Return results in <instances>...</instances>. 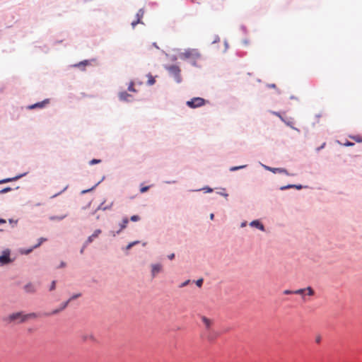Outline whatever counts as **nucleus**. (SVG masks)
<instances>
[{"label": "nucleus", "instance_id": "f257e3e1", "mask_svg": "<svg viewBox=\"0 0 362 362\" xmlns=\"http://www.w3.org/2000/svg\"><path fill=\"white\" fill-rule=\"evenodd\" d=\"M35 317H36V314L33 313L29 314H24L23 312H17L11 313L9 315H8L4 320L8 323H21L27 321L30 318Z\"/></svg>", "mask_w": 362, "mask_h": 362}, {"label": "nucleus", "instance_id": "f03ea898", "mask_svg": "<svg viewBox=\"0 0 362 362\" xmlns=\"http://www.w3.org/2000/svg\"><path fill=\"white\" fill-rule=\"evenodd\" d=\"M179 57L181 59L189 60L192 65L197 66V62L201 59L202 55L197 49H188L181 52Z\"/></svg>", "mask_w": 362, "mask_h": 362}, {"label": "nucleus", "instance_id": "7ed1b4c3", "mask_svg": "<svg viewBox=\"0 0 362 362\" xmlns=\"http://www.w3.org/2000/svg\"><path fill=\"white\" fill-rule=\"evenodd\" d=\"M293 294L300 295L302 296V299L304 301H305L306 300L305 296H314L315 291L313 290V288L312 287L308 286L304 288H300V289L293 291Z\"/></svg>", "mask_w": 362, "mask_h": 362}, {"label": "nucleus", "instance_id": "20e7f679", "mask_svg": "<svg viewBox=\"0 0 362 362\" xmlns=\"http://www.w3.org/2000/svg\"><path fill=\"white\" fill-rule=\"evenodd\" d=\"M206 104V100L199 97L193 98L187 102V105L190 108H197L204 106Z\"/></svg>", "mask_w": 362, "mask_h": 362}, {"label": "nucleus", "instance_id": "39448f33", "mask_svg": "<svg viewBox=\"0 0 362 362\" xmlns=\"http://www.w3.org/2000/svg\"><path fill=\"white\" fill-rule=\"evenodd\" d=\"M167 69L170 72V74L174 77L175 80L177 83H180L182 81L181 76H180V69L177 65H172L168 67H167Z\"/></svg>", "mask_w": 362, "mask_h": 362}, {"label": "nucleus", "instance_id": "423d86ee", "mask_svg": "<svg viewBox=\"0 0 362 362\" xmlns=\"http://www.w3.org/2000/svg\"><path fill=\"white\" fill-rule=\"evenodd\" d=\"M202 322L204 325V331H209L210 329H214V320L208 318L205 316H202L201 317Z\"/></svg>", "mask_w": 362, "mask_h": 362}, {"label": "nucleus", "instance_id": "0eeeda50", "mask_svg": "<svg viewBox=\"0 0 362 362\" xmlns=\"http://www.w3.org/2000/svg\"><path fill=\"white\" fill-rule=\"evenodd\" d=\"M203 336L208 341H212L218 337V333L216 331H215L214 329H210L209 331H203Z\"/></svg>", "mask_w": 362, "mask_h": 362}, {"label": "nucleus", "instance_id": "6e6552de", "mask_svg": "<svg viewBox=\"0 0 362 362\" xmlns=\"http://www.w3.org/2000/svg\"><path fill=\"white\" fill-rule=\"evenodd\" d=\"M151 276L153 278L156 277V276L162 272L163 270V266L160 263L157 264H152L151 265Z\"/></svg>", "mask_w": 362, "mask_h": 362}, {"label": "nucleus", "instance_id": "1a4fd4ad", "mask_svg": "<svg viewBox=\"0 0 362 362\" xmlns=\"http://www.w3.org/2000/svg\"><path fill=\"white\" fill-rule=\"evenodd\" d=\"M81 296L80 293H78V294H76V295H74L73 296H71L66 302L64 303L63 305L59 308V309H57V310H53L51 314L52 315H54V314H57L59 312L63 310L64 309H65L66 308V306L68 305V304L69 303V302H71L72 300L74 299H76L78 297H79Z\"/></svg>", "mask_w": 362, "mask_h": 362}, {"label": "nucleus", "instance_id": "9d476101", "mask_svg": "<svg viewBox=\"0 0 362 362\" xmlns=\"http://www.w3.org/2000/svg\"><path fill=\"white\" fill-rule=\"evenodd\" d=\"M44 241H46V238H40L39 239V242L37 244H36L35 245H34L33 247L30 248V249H28V250H25V249H21V254H24V255H28L29 253H30L33 249L35 248H37L38 247H40L41 245V244L44 242Z\"/></svg>", "mask_w": 362, "mask_h": 362}, {"label": "nucleus", "instance_id": "9b49d317", "mask_svg": "<svg viewBox=\"0 0 362 362\" xmlns=\"http://www.w3.org/2000/svg\"><path fill=\"white\" fill-rule=\"evenodd\" d=\"M144 14V9H139L136 13V20L132 22V26L134 28L138 23H141V20L143 18Z\"/></svg>", "mask_w": 362, "mask_h": 362}, {"label": "nucleus", "instance_id": "f8f14e48", "mask_svg": "<svg viewBox=\"0 0 362 362\" xmlns=\"http://www.w3.org/2000/svg\"><path fill=\"white\" fill-rule=\"evenodd\" d=\"M265 168L274 173H285L286 175H289L287 172V170L284 168H271L268 166H265Z\"/></svg>", "mask_w": 362, "mask_h": 362}, {"label": "nucleus", "instance_id": "ddd939ff", "mask_svg": "<svg viewBox=\"0 0 362 362\" xmlns=\"http://www.w3.org/2000/svg\"><path fill=\"white\" fill-rule=\"evenodd\" d=\"M11 262L9 253L4 252L2 255L0 256V263L1 264H6Z\"/></svg>", "mask_w": 362, "mask_h": 362}, {"label": "nucleus", "instance_id": "4468645a", "mask_svg": "<svg viewBox=\"0 0 362 362\" xmlns=\"http://www.w3.org/2000/svg\"><path fill=\"white\" fill-rule=\"evenodd\" d=\"M101 233V230L97 229L94 231V233L88 238L86 245L90 243L95 238H98V235Z\"/></svg>", "mask_w": 362, "mask_h": 362}, {"label": "nucleus", "instance_id": "2eb2a0df", "mask_svg": "<svg viewBox=\"0 0 362 362\" xmlns=\"http://www.w3.org/2000/svg\"><path fill=\"white\" fill-rule=\"evenodd\" d=\"M48 103H49V100L46 99V100H43L42 102L37 103L34 105H30L29 109H34V108H37V107L42 108V107H45V105L46 104H48Z\"/></svg>", "mask_w": 362, "mask_h": 362}, {"label": "nucleus", "instance_id": "dca6fc26", "mask_svg": "<svg viewBox=\"0 0 362 362\" xmlns=\"http://www.w3.org/2000/svg\"><path fill=\"white\" fill-rule=\"evenodd\" d=\"M81 338L83 341H95V337L92 334H85L81 336Z\"/></svg>", "mask_w": 362, "mask_h": 362}, {"label": "nucleus", "instance_id": "f3484780", "mask_svg": "<svg viewBox=\"0 0 362 362\" xmlns=\"http://www.w3.org/2000/svg\"><path fill=\"white\" fill-rule=\"evenodd\" d=\"M88 64H90V62L88 60H84L83 62H81L78 64H74V66L78 67V68L81 69L82 70H84V67Z\"/></svg>", "mask_w": 362, "mask_h": 362}, {"label": "nucleus", "instance_id": "a211bd4d", "mask_svg": "<svg viewBox=\"0 0 362 362\" xmlns=\"http://www.w3.org/2000/svg\"><path fill=\"white\" fill-rule=\"evenodd\" d=\"M250 226L257 227L259 229H260L261 230H264V226L261 223H259L258 221H252L250 223Z\"/></svg>", "mask_w": 362, "mask_h": 362}, {"label": "nucleus", "instance_id": "6ab92c4d", "mask_svg": "<svg viewBox=\"0 0 362 362\" xmlns=\"http://www.w3.org/2000/svg\"><path fill=\"white\" fill-rule=\"evenodd\" d=\"M129 223V220L127 218H124L122 221V223H120V229L117 232V233H119L121 230H122L123 229H124L127 224Z\"/></svg>", "mask_w": 362, "mask_h": 362}, {"label": "nucleus", "instance_id": "aec40b11", "mask_svg": "<svg viewBox=\"0 0 362 362\" xmlns=\"http://www.w3.org/2000/svg\"><path fill=\"white\" fill-rule=\"evenodd\" d=\"M129 97H131V95L128 94L127 92H122L119 94V98L121 100L129 101Z\"/></svg>", "mask_w": 362, "mask_h": 362}, {"label": "nucleus", "instance_id": "412c9836", "mask_svg": "<svg viewBox=\"0 0 362 362\" xmlns=\"http://www.w3.org/2000/svg\"><path fill=\"white\" fill-rule=\"evenodd\" d=\"M147 77H148V82H147L148 84L150 86L153 85L156 82L154 77L151 74H148L147 75Z\"/></svg>", "mask_w": 362, "mask_h": 362}, {"label": "nucleus", "instance_id": "4be33fe9", "mask_svg": "<svg viewBox=\"0 0 362 362\" xmlns=\"http://www.w3.org/2000/svg\"><path fill=\"white\" fill-rule=\"evenodd\" d=\"M19 177H13V178H7V179H4V180H0V184L1 183H6V182H11L13 180H16Z\"/></svg>", "mask_w": 362, "mask_h": 362}, {"label": "nucleus", "instance_id": "5701e85b", "mask_svg": "<svg viewBox=\"0 0 362 362\" xmlns=\"http://www.w3.org/2000/svg\"><path fill=\"white\" fill-rule=\"evenodd\" d=\"M291 187H296L297 189H301L302 186L301 185H288V186H285V187H281V189L283 190V189H286L291 188Z\"/></svg>", "mask_w": 362, "mask_h": 362}, {"label": "nucleus", "instance_id": "b1692460", "mask_svg": "<svg viewBox=\"0 0 362 362\" xmlns=\"http://www.w3.org/2000/svg\"><path fill=\"white\" fill-rule=\"evenodd\" d=\"M141 218L140 217L138 216V215H134V216H132L131 218H130V220L132 221H139Z\"/></svg>", "mask_w": 362, "mask_h": 362}, {"label": "nucleus", "instance_id": "393cba45", "mask_svg": "<svg viewBox=\"0 0 362 362\" xmlns=\"http://www.w3.org/2000/svg\"><path fill=\"white\" fill-rule=\"evenodd\" d=\"M102 206H103V204H101L100 208H101L103 210L110 209L112 208V206H113V202H111V203L110 204V205H108V206H104V207H103Z\"/></svg>", "mask_w": 362, "mask_h": 362}, {"label": "nucleus", "instance_id": "a878e982", "mask_svg": "<svg viewBox=\"0 0 362 362\" xmlns=\"http://www.w3.org/2000/svg\"><path fill=\"white\" fill-rule=\"evenodd\" d=\"M101 160H98V159H93L91 160L89 163L90 165H94V164H97V163H100Z\"/></svg>", "mask_w": 362, "mask_h": 362}, {"label": "nucleus", "instance_id": "bb28decb", "mask_svg": "<svg viewBox=\"0 0 362 362\" xmlns=\"http://www.w3.org/2000/svg\"><path fill=\"white\" fill-rule=\"evenodd\" d=\"M245 167V165L235 166V167H232L230 170V171H235V170L243 168Z\"/></svg>", "mask_w": 362, "mask_h": 362}, {"label": "nucleus", "instance_id": "cd10ccee", "mask_svg": "<svg viewBox=\"0 0 362 362\" xmlns=\"http://www.w3.org/2000/svg\"><path fill=\"white\" fill-rule=\"evenodd\" d=\"M128 90L129 91H132V92H135L136 91L134 88V83L133 82L130 83V84H129V86L128 87Z\"/></svg>", "mask_w": 362, "mask_h": 362}, {"label": "nucleus", "instance_id": "c85d7f7f", "mask_svg": "<svg viewBox=\"0 0 362 362\" xmlns=\"http://www.w3.org/2000/svg\"><path fill=\"white\" fill-rule=\"evenodd\" d=\"M202 284H203V279H198L197 281H196V285L198 286V287H201L202 286Z\"/></svg>", "mask_w": 362, "mask_h": 362}, {"label": "nucleus", "instance_id": "c756f323", "mask_svg": "<svg viewBox=\"0 0 362 362\" xmlns=\"http://www.w3.org/2000/svg\"><path fill=\"white\" fill-rule=\"evenodd\" d=\"M11 190V187H6L1 190H0V193H6L8 192H10Z\"/></svg>", "mask_w": 362, "mask_h": 362}, {"label": "nucleus", "instance_id": "7c9ffc66", "mask_svg": "<svg viewBox=\"0 0 362 362\" xmlns=\"http://www.w3.org/2000/svg\"><path fill=\"white\" fill-rule=\"evenodd\" d=\"M148 189H149V187H148V186L143 187H141V188L140 189V192H141V193H144V192H146V191H148Z\"/></svg>", "mask_w": 362, "mask_h": 362}, {"label": "nucleus", "instance_id": "2f4dec72", "mask_svg": "<svg viewBox=\"0 0 362 362\" xmlns=\"http://www.w3.org/2000/svg\"><path fill=\"white\" fill-rule=\"evenodd\" d=\"M55 286H56V281H53L52 282L51 286H50V288H49V290H50V291H53V290L55 288Z\"/></svg>", "mask_w": 362, "mask_h": 362}, {"label": "nucleus", "instance_id": "473e14b6", "mask_svg": "<svg viewBox=\"0 0 362 362\" xmlns=\"http://www.w3.org/2000/svg\"><path fill=\"white\" fill-rule=\"evenodd\" d=\"M284 293L286 295L293 294V291L285 290L284 291Z\"/></svg>", "mask_w": 362, "mask_h": 362}, {"label": "nucleus", "instance_id": "72a5a7b5", "mask_svg": "<svg viewBox=\"0 0 362 362\" xmlns=\"http://www.w3.org/2000/svg\"><path fill=\"white\" fill-rule=\"evenodd\" d=\"M190 282V280H187L185 281V282H183L181 285H180V287H185L187 285L189 284V283Z\"/></svg>", "mask_w": 362, "mask_h": 362}, {"label": "nucleus", "instance_id": "f704fd0d", "mask_svg": "<svg viewBox=\"0 0 362 362\" xmlns=\"http://www.w3.org/2000/svg\"><path fill=\"white\" fill-rule=\"evenodd\" d=\"M321 339H322V338H321V337H320V335L317 336V337H315V341H316V343H317V344L320 343Z\"/></svg>", "mask_w": 362, "mask_h": 362}, {"label": "nucleus", "instance_id": "c9c22d12", "mask_svg": "<svg viewBox=\"0 0 362 362\" xmlns=\"http://www.w3.org/2000/svg\"><path fill=\"white\" fill-rule=\"evenodd\" d=\"M168 257L170 259H174V257H175V254H174V253H172V254L169 255L168 256Z\"/></svg>", "mask_w": 362, "mask_h": 362}, {"label": "nucleus", "instance_id": "e433bc0d", "mask_svg": "<svg viewBox=\"0 0 362 362\" xmlns=\"http://www.w3.org/2000/svg\"><path fill=\"white\" fill-rule=\"evenodd\" d=\"M6 223L5 219L0 218V225L5 224Z\"/></svg>", "mask_w": 362, "mask_h": 362}, {"label": "nucleus", "instance_id": "4c0bfd02", "mask_svg": "<svg viewBox=\"0 0 362 362\" xmlns=\"http://www.w3.org/2000/svg\"><path fill=\"white\" fill-rule=\"evenodd\" d=\"M136 243V242H134V243H132L129 244L128 246H127V248L128 249L131 248Z\"/></svg>", "mask_w": 362, "mask_h": 362}, {"label": "nucleus", "instance_id": "58836bf2", "mask_svg": "<svg viewBox=\"0 0 362 362\" xmlns=\"http://www.w3.org/2000/svg\"><path fill=\"white\" fill-rule=\"evenodd\" d=\"M65 265H66L65 263L62 262L60 264V267H65Z\"/></svg>", "mask_w": 362, "mask_h": 362}, {"label": "nucleus", "instance_id": "ea45409f", "mask_svg": "<svg viewBox=\"0 0 362 362\" xmlns=\"http://www.w3.org/2000/svg\"><path fill=\"white\" fill-rule=\"evenodd\" d=\"M214 214H211L210 215V218H211V220H213V219H214Z\"/></svg>", "mask_w": 362, "mask_h": 362}, {"label": "nucleus", "instance_id": "a19ab883", "mask_svg": "<svg viewBox=\"0 0 362 362\" xmlns=\"http://www.w3.org/2000/svg\"><path fill=\"white\" fill-rule=\"evenodd\" d=\"M269 87L275 88V87H276V85H275V84H272V85H269Z\"/></svg>", "mask_w": 362, "mask_h": 362}, {"label": "nucleus", "instance_id": "79ce46f5", "mask_svg": "<svg viewBox=\"0 0 362 362\" xmlns=\"http://www.w3.org/2000/svg\"><path fill=\"white\" fill-rule=\"evenodd\" d=\"M346 145H347V146H352V145H353V144H352V143H349H349H347V144H346Z\"/></svg>", "mask_w": 362, "mask_h": 362}, {"label": "nucleus", "instance_id": "37998d69", "mask_svg": "<svg viewBox=\"0 0 362 362\" xmlns=\"http://www.w3.org/2000/svg\"><path fill=\"white\" fill-rule=\"evenodd\" d=\"M211 191H212V189H210V188H208V189H207V192H211Z\"/></svg>", "mask_w": 362, "mask_h": 362}, {"label": "nucleus", "instance_id": "c03bdc74", "mask_svg": "<svg viewBox=\"0 0 362 362\" xmlns=\"http://www.w3.org/2000/svg\"><path fill=\"white\" fill-rule=\"evenodd\" d=\"M83 250H84V247H83L81 250V253H83Z\"/></svg>", "mask_w": 362, "mask_h": 362}, {"label": "nucleus", "instance_id": "a18cd8bd", "mask_svg": "<svg viewBox=\"0 0 362 362\" xmlns=\"http://www.w3.org/2000/svg\"><path fill=\"white\" fill-rule=\"evenodd\" d=\"M154 47H155L156 48H158V46H157L156 45H155V44H154Z\"/></svg>", "mask_w": 362, "mask_h": 362}, {"label": "nucleus", "instance_id": "49530a36", "mask_svg": "<svg viewBox=\"0 0 362 362\" xmlns=\"http://www.w3.org/2000/svg\"><path fill=\"white\" fill-rule=\"evenodd\" d=\"M154 47H155L156 48H158V46H157L156 45H155V44H154Z\"/></svg>", "mask_w": 362, "mask_h": 362}, {"label": "nucleus", "instance_id": "de8ad7c7", "mask_svg": "<svg viewBox=\"0 0 362 362\" xmlns=\"http://www.w3.org/2000/svg\"><path fill=\"white\" fill-rule=\"evenodd\" d=\"M154 47H155L156 48H158V46H157L156 45H155V44H154Z\"/></svg>", "mask_w": 362, "mask_h": 362}]
</instances>
